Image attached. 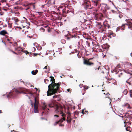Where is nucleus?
<instances>
[{"label":"nucleus","instance_id":"nucleus-1","mask_svg":"<svg viewBox=\"0 0 132 132\" xmlns=\"http://www.w3.org/2000/svg\"><path fill=\"white\" fill-rule=\"evenodd\" d=\"M51 81L52 83L48 86V90L47 92V95L51 96L57 93L59 89L60 84L55 83V80L53 77L50 76Z\"/></svg>","mask_w":132,"mask_h":132},{"label":"nucleus","instance_id":"nucleus-2","mask_svg":"<svg viewBox=\"0 0 132 132\" xmlns=\"http://www.w3.org/2000/svg\"><path fill=\"white\" fill-rule=\"evenodd\" d=\"M23 89L21 88L17 89H13L12 92L10 93L9 95H7V97H11L14 98L17 96L21 93H23Z\"/></svg>","mask_w":132,"mask_h":132},{"label":"nucleus","instance_id":"nucleus-3","mask_svg":"<svg viewBox=\"0 0 132 132\" xmlns=\"http://www.w3.org/2000/svg\"><path fill=\"white\" fill-rule=\"evenodd\" d=\"M55 112L57 114H63V107L61 105H57L55 107Z\"/></svg>","mask_w":132,"mask_h":132},{"label":"nucleus","instance_id":"nucleus-4","mask_svg":"<svg viewBox=\"0 0 132 132\" xmlns=\"http://www.w3.org/2000/svg\"><path fill=\"white\" fill-rule=\"evenodd\" d=\"M38 102L36 97L35 98V103L34 104V112L35 113H38Z\"/></svg>","mask_w":132,"mask_h":132},{"label":"nucleus","instance_id":"nucleus-5","mask_svg":"<svg viewBox=\"0 0 132 132\" xmlns=\"http://www.w3.org/2000/svg\"><path fill=\"white\" fill-rule=\"evenodd\" d=\"M93 58H90L88 60L86 59L85 58L84 59V63L85 64L87 65H92L94 64V63L93 62H90V59H92Z\"/></svg>","mask_w":132,"mask_h":132},{"label":"nucleus","instance_id":"nucleus-6","mask_svg":"<svg viewBox=\"0 0 132 132\" xmlns=\"http://www.w3.org/2000/svg\"><path fill=\"white\" fill-rule=\"evenodd\" d=\"M70 8H69L68 6H67V7H65V9H63L62 11L64 12L68 13H70V14H71L72 16H73V13L71 11V10H70Z\"/></svg>","mask_w":132,"mask_h":132},{"label":"nucleus","instance_id":"nucleus-7","mask_svg":"<svg viewBox=\"0 0 132 132\" xmlns=\"http://www.w3.org/2000/svg\"><path fill=\"white\" fill-rule=\"evenodd\" d=\"M128 20L127 19L126 20V21L127 22V23L123 24L122 25V27H124L125 25L128 26V28L129 29H130L131 30V28L132 27V23L128 21Z\"/></svg>","mask_w":132,"mask_h":132},{"label":"nucleus","instance_id":"nucleus-8","mask_svg":"<svg viewBox=\"0 0 132 132\" xmlns=\"http://www.w3.org/2000/svg\"><path fill=\"white\" fill-rule=\"evenodd\" d=\"M46 106L47 105L46 104H43V106H42L43 109V111L42 112L43 113H46L49 110V109H46L47 108Z\"/></svg>","mask_w":132,"mask_h":132},{"label":"nucleus","instance_id":"nucleus-9","mask_svg":"<svg viewBox=\"0 0 132 132\" xmlns=\"http://www.w3.org/2000/svg\"><path fill=\"white\" fill-rule=\"evenodd\" d=\"M98 1L99 0H92V4L94 6H99V4L98 2Z\"/></svg>","mask_w":132,"mask_h":132},{"label":"nucleus","instance_id":"nucleus-10","mask_svg":"<svg viewBox=\"0 0 132 132\" xmlns=\"http://www.w3.org/2000/svg\"><path fill=\"white\" fill-rule=\"evenodd\" d=\"M61 116L63 117L60 119L59 121H58L59 123L60 122V123H62L63 122L64 120L65 121V114H62Z\"/></svg>","mask_w":132,"mask_h":132},{"label":"nucleus","instance_id":"nucleus-11","mask_svg":"<svg viewBox=\"0 0 132 132\" xmlns=\"http://www.w3.org/2000/svg\"><path fill=\"white\" fill-rule=\"evenodd\" d=\"M84 1V0H83ZM84 3L87 4V5H86L87 6V7H85V9L86 10H87V9H92V8H89V4H88V2H89V1H88L87 0H84Z\"/></svg>","mask_w":132,"mask_h":132},{"label":"nucleus","instance_id":"nucleus-12","mask_svg":"<svg viewBox=\"0 0 132 132\" xmlns=\"http://www.w3.org/2000/svg\"><path fill=\"white\" fill-rule=\"evenodd\" d=\"M15 49L16 52H20L22 51V48L20 47H16Z\"/></svg>","mask_w":132,"mask_h":132},{"label":"nucleus","instance_id":"nucleus-13","mask_svg":"<svg viewBox=\"0 0 132 132\" xmlns=\"http://www.w3.org/2000/svg\"><path fill=\"white\" fill-rule=\"evenodd\" d=\"M39 55V54L31 53V52L30 53L29 56L30 57H32V55L34 57L36 56L37 55Z\"/></svg>","mask_w":132,"mask_h":132},{"label":"nucleus","instance_id":"nucleus-14","mask_svg":"<svg viewBox=\"0 0 132 132\" xmlns=\"http://www.w3.org/2000/svg\"><path fill=\"white\" fill-rule=\"evenodd\" d=\"M72 119L71 117H67V119L65 120L67 121L68 123H70Z\"/></svg>","mask_w":132,"mask_h":132},{"label":"nucleus","instance_id":"nucleus-15","mask_svg":"<svg viewBox=\"0 0 132 132\" xmlns=\"http://www.w3.org/2000/svg\"><path fill=\"white\" fill-rule=\"evenodd\" d=\"M7 33L6 32V31L5 30H4L1 31L0 32V34L1 35H4L5 34H7Z\"/></svg>","mask_w":132,"mask_h":132},{"label":"nucleus","instance_id":"nucleus-16","mask_svg":"<svg viewBox=\"0 0 132 132\" xmlns=\"http://www.w3.org/2000/svg\"><path fill=\"white\" fill-rule=\"evenodd\" d=\"M38 72V70L36 69L35 70V71L34 70L32 71L31 72V73L32 75H35Z\"/></svg>","mask_w":132,"mask_h":132},{"label":"nucleus","instance_id":"nucleus-17","mask_svg":"<svg viewBox=\"0 0 132 132\" xmlns=\"http://www.w3.org/2000/svg\"><path fill=\"white\" fill-rule=\"evenodd\" d=\"M104 5L105 6L104 7V9L106 10H109L110 9V7L107 5L106 4H104Z\"/></svg>","mask_w":132,"mask_h":132},{"label":"nucleus","instance_id":"nucleus-18","mask_svg":"<svg viewBox=\"0 0 132 132\" xmlns=\"http://www.w3.org/2000/svg\"><path fill=\"white\" fill-rule=\"evenodd\" d=\"M128 92V91L127 90V89H125L123 92V94L125 95H126L127 94V93Z\"/></svg>","mask_w":132,"mask_h":132},{"label":"nucleus","instance_id":"nucleus-19","mask_svg":"<svg viewBox=\"0 0 132 132\" xmlns=\"http://www.w3.org/2000/svg\"><path fill=\"white\" fill-rule=\"evenodd\" d=\"M106 92V93L105 94V97H108L109 99H110V98L109 97V95H110V94L109 93H108L106 91H105Z\"/></svg>","mask_w":132,"mask_h":132},{"label":"nucleus","instance_id":"nucleus-20","mask_svg":"<svg viewBox=\"0 0 132 132\" xmlns=\"http://www.w3.org/2000/svg\"><path fill=\"white\" fill-rule=\"evenodd\" d=\"M51 108L53 107L54 106V104L52 103L48 105Z\"/></svg>","mask_w":132,"mask_h":132},{"label":"nucleus","instance_id":"nucleus-21","mask_svg":"<svg viewBox=\"0 0 132 132\" xmlns=\"http://www.w3.org/2000/svg\"><path fill=\"white\" fill-rule=\"evenodd\" d=\"M36 48L38 50H40L42 48V47L39 44V46H38Z\"/></svg>","mask_w":132,"mask_h":132},{"label":"nucleus","instance_id":"nucleus-22","mask_svg":"<svg viewBox=\"0 0 132 132\" xmlns=\"http://www.w3.org/2000/svg\"><path fill=\"white\" fill-rule=\"evenodd\" d=\"M105 91H106L105 90H102V92H101V94H103V95L105 94L106 93V92Z\"/></svg>","mask_w":132,"mask_h":132},{"label":"nucleus","instance_id":"nucleus-23","mask_svg":"<svg viewBox=\"0 0 132 132\" xmlns=\"http://www.w3.org/2000/svg\"><path fill=\"white\" fill-rule=\"evenodd\" d=\"M61 42L62 44H64L65 43L66 41L64 39H62L61 40Z\"/></svg>","mask_w":132,"mask_h":132},{"label":"nucleus","instance_id":"nucleus-24","mask_svg":"<svg viewBox=\"0 0 132 132\" xmlns=\"http://www.w3.org/2000/svg\"><path fill=\"white\" fill-rule=\"evenodd\" d=\"M40 31L42 32H44L45 31V29L43 28L42 27L40 29Z\"/></svg>","mask_w":132,"mask_h":132},{"label":"nucleus","instance_id":"nucleus-25","mask_svg":"<svg viewBox=\"0 0 132 132\" xmlns=\"http://www.w3.org/2000/svg\"><path fill=\"white\" fill-rule=\"evenodd\" d=\"M130 129V126H128V127H127L126 128V130L127 131H129Z\"/></svg>","mask_w":132,"mask_h":132},{"label":"nucleus","instance_id":"nucleus-26","mask_svg":"<svg viewBox=\"0 0 132 132\" xmlns=\"http://www.w3.org/2000/svg\"><path fill=\"white\" fill-rule=\"evenodd\" d=\"M129 92L130 93V97L132 98V90H129Z\"/></svg>","mask_w":132,"mask_h":132},{"label":"nucleus","instance_id":"nucleus-27","mask_svg":"<svg viewBox=\"0 0 132 132\" xmlns=\"http://www.w3.org/2000/svg\"><path fill=\"white\" fill-rule=\"evenodd\" d=\"M106 10L104 9V10H103V12L105 15H106L107 14L106 13Z\"/></svg>","mask_w":132,"mask_h":132},{"label":"nucleus","instance_id":"nucleus-28","mask_svg":"<svg viewBox=\"0 0 132 132\" xmlns=\"http://www.w3.org/2000/svg\"><path fill=\"white\" fill-rule=\"evenodd\" d=\"M39 45L36 43H34V46H35L36 47H37L38 46H39Z\"/></svg>","mask_w":132,"mask_h":132},{"label":"nucleus","instance_id":"nucleus-29","mask_svg":"<svg viewBox=\"0 0 132 132\" xmlns=\"http://www.w3.org/2000/svg\"><path fill=\"white\" fill-rule=\"evenodd\" d=\"M29 4H24L23 5V6H24L25 7H27L29 6Z\"/></svg>","mask_w":132,"mask_h":132},{"label":"nucleus","instance_id":"nucleus-30","mask_svg":"<svg viewBox=\"0 0 132 132\" xmlns=\"http://www.w3.org/2000/svg\"><path fill=\"white\" fill-rule=\"evenodd\" d=\"M112 83H113L115 85H117L116 81V80H113Z\"/></svg>","mask_w":132,"mask_h":132},{"label":"nucleus","instance_id":"nucleus-31","mask_svg":"<svg viewBox=\"0 0 132 132\" xmlns=\"http://www.w3.org/2000/svg\"><path fill=\"white\" fill-rule=\"evenodd\" d=\"M79 112L76 111L74 112V115H76L77 114H78L79 113Z\"/></svg>","mask_w":132,"mask_h":132},{"label":"nucleus","instance_id":"nucleus-32","mask_svg":"<svg viewBox=\"0 0 132 132\" xmlns=\"http://www.w3.org/2000/svg\"><path fill=\"white\" fill-rule=\"evenodd\" d=\"M59 123V121H57V122H55L54 124V126H55L56 125H57V124H58Z\"/></svg>","mask_w":132,"mask_h":132},{"label":"nucleus","instance_id":"nucleus-33","mask_svg":"<svg viewBox=\"0 0 132 132\" xmlns=\"http://www.w3.org/2000/svg\"><path fill=\"white\" fill-rule=\"evenodd\" d=\"M35 50V48L34 47H33L32 48V52H34Z\"/></svg>","mask_w":132,"mask_h":132},{"label":"nucleus","instance_id":"nucleus-34","mask_svg":"<svg viewBox=\"0 0 132 132\" xmlns=\"http://www.w3.org/2000/svg\"><path fill=\"white\" fill-rule=\"evenodd\" d=\"M27 7V8L26 9L24 8V9L26 10H27L30 8V7L29 6Z\"/></svg>","mask_w":132,"mask_h":132},{"label":"nucleus","instance_id":"nucleus-35","mask_svg":"<svg viewBox=\"0 0 132 132\" xmlns=\"http://www.w3.org/2000/svg\"><path fill=\"white\" fill-rule=\"evenodd\" d=\"M84 110H85V108L84 109L82 110L81 112V113H82L83 114H85V113H84Z\"/></svg>","mask_w":132,"mask_h":132},{"label":"nucleus","instance_id":"nucleus-36","mask_svg":"<svg viewBox=\"0 0 132 132\" xmlns=\"http://www.w3.org/2000/svg\"><path fill=\"white\" fill-rule=\"evenodd\" d=\"M93 14L95 16H98V15H97V14H96V13H95V12H93Z\"/></svg>","mask_w":132,"mask_h":132},{"label":"nucleus","instance_id":"nucleus-37","mask_svg":"<svg viewBox=\"0 0 132 132\" xmlns=\"http://www.w3.org/2000/svg\"><path fill=\"white\" fill-rule=\"evenodd\" d=\"M94 69H95V70H99V68H96L95 67L94 68H93V69L92 70H94Z\"/></svg>","mask_w":132,"mask_h":132},{"label":"nucleus","instance_id":"nucleus-38","mask_svg":"<svg viewBox=\"0 0 132 132\" xmlns=\"http://www.w3.org/2000/svg\"><path fill=\"white\" fill-rule=\"evenodd\" d=\"M117 68H120V64H118L117 65Z\"/></svg>","mask_w":132,"mask_h":132},{"label":"nucleus","instance_id":"nucleus-39","mask_svg":"<svg viewBox=\"0 0 132 132\" xmlns=\"http://www.w3.org/2000/svg\"><path fill=\"white\" fill-rule=\"evenodd\" d=\"M40 118L42 120H46L47 121V119H45L44 118L41 117Z\"/></svg>","mask_w":132,"mask_h":132},{"label":"nucleus","instance_id":"nucleus-40","mask_svg":"<svg viewBox=\"0 0 132 132\" xmlns=\"http://www.w3.org/2000/svg\"><path fill=\"white\" fill-rule=\"evenodd\" d=\"M70 116H71V114L70 113H68L67 115V117H70Z\"/></svg>","mask_w":132,"mask_h":132},{"label":"nucleus","instance_id":"nucleus-41","mask_svg":"<svg viewBox=\"0 0 132 132\" xmlns=\"http://www.w3.org/2000/svg\"><path fill=\"white\" fill-rule=\"evenodd\" d=\"M73 37L75 38L76 37L75 35V34L74 35H72L71 36V38H73Z\"/></svg>","mask_w":132,"mask_h":132},{"label":"nucleus","instance_id":"nucleus-42","mask_svg":"<svg viewBox=\"0 0 132 132\" xmlns=\"http://www.w3.org/2000/svg\"><path fill=\"white\" fill-rule=\"evenodd\" d=\"M113 32H110L109 33V35H112L113 34Z\"/></svg>","mask_w":132,"mask_h":132},{"label":"nucleus","instance_id":"nucleus-43","mask_svg":"<svg viewBox=\"0 0 132 132\" xmlns=\"http://www.w3.org/2000/svg\"><path fill=\"white\" fill-rule=\"evenodd\" d=\"M123 122L125 124H127V123H128V121H125Z\"/></svg>","mask_w":132,"mask_h":132},{"label":"nucleus","instance_id":"nucleus-44","mask_svg":"<svg viewBox=\"0 0 132 132\" xmlns=\"http://www.w3.org/2000/svg\"><path fill=\"white\" fill-rule=\"evenodd\" d=\"M76 30H77V29L76 28H75V29H73V30H72V32H74L75 31H76Z\"/></svg>","mask_w":132,"mask_h":132},{"label":"nucleus","instance_id":"nucleus-45","mask_svg":"<svg viewBox=\"0 0 132 132\" xmlns=\"http://www.w3.org/2000/svg\"><path fill=\"white\" fill-rule=\"evenodd\" d=\"M10 50V51L14 53H15V54H18L16 53V52H14L13 51H12V50Z\"/></svg>","mask_w":132,"mask_h":132},{"label":"nucleus","instance_id":"nucleus-46","mask_svg":"<svg viewBox=\"0 0 132 132\" xmlns=\"http://www.w3.org/2000/svg\"><path fill=\"white\" fill-rule=\"evenodd\" d=\"M103 26H99V29H100L102 27L103 28Z\"/></svg>","mask_w":132,"mask_h":132},{"label":"nucleus","instance_id":"nucleus-47","mask_svg":"<svg viewBox=\"0 0 132 132\" xmlns=\"http://www.w3.org/2000/svg\"><path fill=\"white\" fill-rule=\"evenodd\" d=\"M54 117H59V116H58V115H57V114L54 115Z\"/></svg>","mask_w":132,"mask_h":132},{"label":"nucleus","instance_id":"nucleus-48","mask_svg":"<svg viewBox=\"0 0 132 132\" xmlns=\"http://www.w3.org/2000/svg\"><path fill=\"white\" fill-rule=\"evenodd\" d=\"M25 53H26V54H28L29 53L27 51H26Z\"/></svg>","mask_w":132,"mask_h":132},{"label":"nucleus","instance_id":"nucleus-49","mask_svg":"<svg viewBox=\"0 0 132 132\" xmlns=\"http://www.w3.org/2000/svg\"><path fill=\"white\" fill-rule=\"evenodd\" d=\"M113 37H115L116 36V35L114 33H113V34L112 35Z\"/></svg>","mask_w":132,"mask_h":132},{"label":"nucleus","instance_id":"nucleus-50","mask_svg":"<svg viewBox=\"0 0 132 132\" xmlns=\"http://www.w3.org/2000/svg\"><path fill=\"white\" fill-rule=\"evenodd\" d=\"M88 87L87 86H85V87H84L85 89H87L88 88Z\"/></svg>","mask_w":132,"mask_h":132},{"label":"nucleus","instance_id":"nucleus-51","mask_svg":"<svg viewBox=\"0 0 132 132\" xmlns=\"http://www.w3.org/2000/svg\"><path fill=\"white\" fill-rule=\"evenodd\" d=\"M126 118V119H125V118H124V120H125L126 121H128L127 120V118Z\"/></svg>","mask_w":132,"mask_h":132},{"label":"nucleus","instance_id":"nucleus-52","mask_svg":"<svg viewBox=\"0 0 132 132\" xmlns=\"http://www.w3.org/2000/svg\"><path fill=\"white\" fill-rule=\"evenodd\" d=\"M111 35H108V37H110V38H112V37L111 36Z\"/></svg>","mask_w":132,"mask_h":132},{"label":"nucleus","instance_id":"nucleus-53","mask_svg":"<svg viewBox=\"0 0 132 132\" xmlns=\"http://www.w3.org/2000/svg\"><path fill=\"white\" fill-rule=\"evenodd\" d=\"M59 126H64V125L63 124H60L59 125Z\"/></svg>","mask_w":132,"mask_h":132},{"label":"nucleus","instance_id":"nucleus-54","mask_svg":"<svg viewBox=\"0 0 132 132\" xmlns=\"http://www.w3.org/2000/svg\"><path fill=\"white\" fill-rule=\"evenodd\" d=\"M70 37H67V39L68 40H69L70 39Z\"/></svg>","mask_w":132,"mask_h":132},{"label":"nucleus","instance_id":"nucleus-55","mask_svg":"<svg viewBox=\"0 0 132 132\" xmlns=\"http://www.w3.org/2000/svg\"><path fill=\"white\" fill-rule=\"evenodd\" d=\"M121 30H125L124 27L123 28H121Z\"/></svg>","mask_w":132,"mask_h":132},{"label":"nucleus","instance_id":"nucleus-56","mask_svg":"<svg viewBox=\"0 0 132 132\" xmlns=\"http://www.w3.org/2000/svg\"><path fill=\"white\" fill-rule=\"evenodd\" d=\"M84 111L85 112L88 113V111H87L86 109H85V110H84Z\"/></svg>","mask_w":132,"mask_h":132},{"label":"nucleus","instance_id":"nucleus-57","mask_svg":"<svg viewBox=\"0 0 132 132\" xmlns=\"http://www.w3.org/2000/svg\"><path fill=\"white\" fill-rule=\"evenodd\" d=\"M17 45V44L16 43H15V44H14V46H16Z\"/></svg>","mask_w":132,"mask_h":132},{"label":"nucleus","instance_id":"nucleus-58","mask_svg":"<svg viewBox=\"0 0 132 132\" xmlns=\"http://www.w3.org/2000/svg\"><path fill=\"white\" fill-rule=\"evenodd\" d=\"M124 126L126 127H128V125H127V124H126Z\"/></svg>","mask_w":132,"mask_h":132},{"label":"nucleus","instance_id":"nucleus-59","mask_svg":"<svg viewBox=\"0 0 132 132\" xmlns=\"http://www.w3.org/2000/svg\"><path fill=\"white\" fill-rule=\"evenodd\" d=\"M111 11H112V12H113V13H114V10H112Z\"/></svg>","mask_w":132,"mask_h":132},{"label":"nucleus","instance_id":"nucleus-60","mask_svg":"<svg viewBox=\"0 0 132 132\" xmlns=\"http://www.w3.org/2000/svg\"><path fill=\"white\" fill-rule=\"evenodd\" d=\"M96 47L97 48V49H98V48H99V46H98V45L97 46H96Z\"/></svg>","mask_w":132,"mask_h":132},{"label":"nucleus","instance_id":"nucleus-61","mask_svg":"<svg viewBox=\"0 0 132 132\" xmlns=\"http://www.w3.org/2000/svg\"><path fill=\"white\" fill-rule=\"evenodd\" d=\"M130 85H131V84L130 82H128V83Z\"/></svg>","mask_w":132,"mask_h":132},{"label":"nucleus","instance_id":"nucleus-62","mask_svg":"<svg viewBox=\"0 0 132 132\" xmlns=\"http://www.w3.org/2000/svg\"><path fill=\"white\" fill-rule=\"evenodd\" d=\"M44 69H47V66H45L44 68Z\"/></svg>","mask_w":132,"mask_h":132},{"label":"nucleus","instance_id":"nucleus-63","mask_svg":"<svg viewBox=\"0 0 132 132\" xmlns=\"http://www.w3.org/2000/svg\"><path fill=\"white\" fill-rule=\"evenodd\" d=\"M67 90L68 91V92H69L70 91V89H67Z\"/></svg>","mask_w":132,"mask_h":132},{"label":"nucleus","instance_id":"nucleus-64","mask_svg":"<svg viewBox=\"0 0 132 132\" xmlns=\"http://www.w3.org/2000/svg\"><path fill=\"white\" fill-rule=\"evenodd\" d=\"M100 16H102V14L101 13H100Z\"/></svg>","mask_w":132,"mask_h":132}]
</instances>
